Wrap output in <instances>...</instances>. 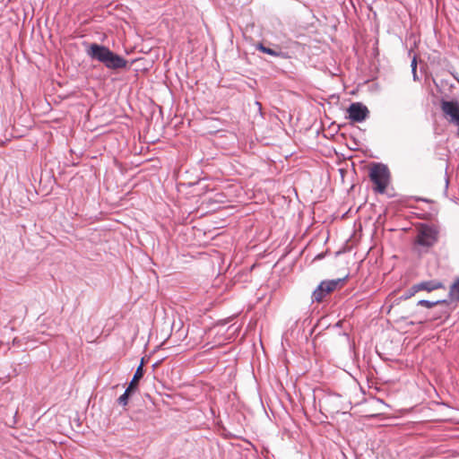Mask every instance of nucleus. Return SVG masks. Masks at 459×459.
<instances>
[{"instance_id": "nucleus-1", "label": "nucleus", "mask_w": 459, "mask_h": 459, "mask_svg": "<svg viewBox=\"0 0 459 459\" xmlns=\"http://www.w3.org/2000/svg\"><path fill=\"white\" fill-rule=\"evenodd\" d=\"M85 51L91 60L101 63L108 70L117 71L127 67V60L105 45L91 43Z\"/></svg>"}, {"instance_id": "nucleus-2", "label": "nucleus", "mask_w": 459, "mask_h": 459, "mask_svg": "<svg viewBox=\"0 0 459 459\" xmlns=\"http://www.w3.org/2000/svg\"><path fill=\"white\" fill-rule=\"evenodd\" d=\"M369 178L374 183V191L384 194L390 181V171L386 165L375 163L369 171Z\"/></svg>"}, {"instance_id": "nucleus-3", "label": "nucleus", "mask_w": 459, "mask_h": 459, "mask_svg": "<svg viewBox=\"0 0 459 459\" xmlns=\"http://www.w3.org/2000/svg\"><path fill=\"white\" fill-rule=\"evenodd\" d=\"M438 240V230L429 224H421L419 228L415 243L419 246L429 248Z\"/></svg>"}, {"instance_id": "nucleus-4", "label": "nucleus", "mask_w": 459, "mask_h": 459, "mask_svg": "<svg viewBox=\"0 0 459 459\" xmlns=\"http://www.w3.org/2000/svg\"><path fill=\"white\" fill-rule=\"evenodd\" d=\"M347 277L348 276L335 280L322 281L316 289L313 291L312 300L321 302L326 295L335 290L337 287L347 279Z\"/></svg>"}, {"instance_id": "nucleus-5", "label": "nucleus", "mask_w": 459, "mask_h": 459, "mask_svg": "<svg viewBox=\"0 0 459 459\" xmlns=\"http://www.w3.org/2000/svg\"><path fill=\"white\" fill-rule=\"evenodd\" d=\"M143 359H142L141 364L136 368L133 378L129 382L127 387L126 388L124 394L120 395L117 399V403L122 406H126L128 404V401L130 396L135 393L138 388V382L143 377Z\"/></svg>"}, {"instance_id": "nucleus-6", "label": "nucleus", "mask_w": 459, "mask_h": 459, "mask_svg": "<svg viewBox=\"0 0 459 459\" xmlns=\"http://www.w3.org/2000/svg\"><path fill=\"white\" fill-rule=\"evenodd\" d=\"M348 118L356 123H361L369 116V110L361 102H352L347 108Z\"/></svg>"}, {"instance_id": "nucleus-7", "label": "nucleus", "mask_w": 459, "mask_h": 459, "mask_svg": "<svg viewBox=\"0 0 459 459\" xmlns=\"http://www.w3.org/2000/svg\"><path fill=\"white\" fill-rule=\"evenodd\" d=\"M441 108L450 123L459 127V103L457 100H442Z\"/></svg>"}, {"instance_id": "nucleus-8", "label": "nucleus", "mask_w": 459, "mask_h": 459, "mask_svg": "<svg viewBox=\"0 0 459 459\" xmlns=\"http://www.w3.org/2000/svg\"><path fill=\"white\" fill-rule=\"evenodd\" d=\"M443 288H445L443 282L437 280L423 281L414 284V289H416L418 292L422 290L431 292Z\"/></svg>"}, {"instance_id": "nucleus-9", "label": "nucleus", "mask_w": 459, "mask_h": 459, "mask_svg": "<svg viewBox=\"0 0 459 459\" xmlns=\"http://www.w3.org/2000/svg\"><path fill=\"white\" fill-rule=\"evenodd\" d=\"M255 48L257 50H260L261 52L270 55L272 56L285 57V54L280 49L279 47L273 48L264 46L263 43H258L255 46Z\"/></svg>"}, {"instance_id": "nucleus-10", "label": "nucleus", "mask_w": 459, "mask_h": 459, "mask_svg": "<svg viewBox=\"0 0 459 459\" xmlns=\"http://www.w3.org/2000/svg\"><path fill=\"white\" fill-rule=\"evenodd\" d=\"M449 304H450V302L447 299H437V300H435V301H430V300H428V299H420V300L418 301L417 306H421V307H428V308H432V307H434L437 305H445V306L448 307Z\"/></svg>"}, {"instance_id": "nucleus-11", "label": "nucleus", "mask_w": 459, "mask_h": 459, "mask_svg": "<svg viewBox=\"0 0 459 459\" xmlns=\"http://www.w3.org/2000/svg\"><path fill=\"white\" fill-rule=\"evenodd\" d=\"M448 296L451 301H459V278L450 286Z\"/></svg>"}, {"instance_id": "nucleus-12", "label": "nucleus", "mask_w": 459, "mask_h": 459, "mask_svg": "<svg viewBox=\"0 0 459 459\" xmlns=\"http://www.w3.org/2000/svg\"><path fill=\"white\" fill-rule=\"evenodd\" d=\"M418 291L414 289V284L408 289L400 298V300H406L413 297Z\"/></svg>"}, {"instance_id": "nucleus-13", "label": "nucleus", "mask_w": 459, "mask_h": 459, "mask_svg": "<svg viewBox=\"0 0 459 459\" xmlns=\"http://www.w3.org/2000/svg\"><path fill=\"white\" fill-rule=\"evenodd\" d=\"M411 74H412L413 81L414 82L420 81V77L418 76V74H417V57H416V56H414L411 60Z\"/></svg>"}, {"instance_id": "nucleus-14", "label": "nucleus", "mask_w": 459, "mask_h": 459, "mask_svg": "<svg viewBox=\"0 0 459 459\" xmlns=\"http://www.w3.org/2000/svg\"><path fill=\"white\" fill-rule=\"evenodd\" d=\"M445 182H446V189L448 187V184H449V179L447 177L446 178Z\"/></svg>"}, {"instance_id": "nucleus-15", "label": "nucleus", "mask_w": 459, "mask_h": 459, "mask_svg": "<svg viewBox=\"0 0 459 459\" xmlns=\"http://www.w3.org/2000/svg\"><path fill=\"white\" fill-rule=\"evenodd\" d=\"M420 200L423 201V202H429L428 199H424V198H421Z\"/></svg>"}]
</instances>
